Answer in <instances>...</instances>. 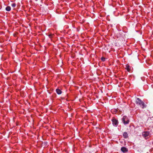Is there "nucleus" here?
I'll return each instance as SVG.
<instances>
[{
  "instance_id": "obj_1",
  "label": "nucleus",
  "mask_w": 153,
  "mask_h": 153,
  "mask_svg": "<svg viewBox=\"0 0 153 153\" xmlns=\"http://www.w3.org/2000/svg\"><path fill=\"white\" fill-rule=\"evenodd\" d=\"M136 103L138 105H140L141 106H142L143 108L146 107L145 105L144 102H143L140 98H137L136 101Z\"/></svg>"
},
{
  "instance_id": "obj_2",
  "label": "nucleus",
  "mask_w": 153,
  "mask_h": 153,
  "mask_svg": "<svg viewBox=\"0 0 153 153\" xmlns=\"http://www.w3.org/2000/svg\"><path fill=\"white\" fill-rule=\"evenodd\" d=\"M122 121L125 124L128 123L129 120L128 117L126 116H124L122 119Z\"/></svg>"
},
{
  "instance_id": "obj_3",
  "label": "nucleus",
  "mask_w": 153,
  "mask_h": 153,
  "mask_svg": "<svg viewBox=\"0 0 153 153\" xmlns=\"http://www.w3.org/2000/svg\"><path fill=\"white\" fill-rule=\"evenodd\" d=\"M142 135L144 137H146L150 136V132L149 131H144Z\"/></svg>"
},
{
  "instance_id": "obj_4",
  "label": "nucleus",
  "mask_w": 153,
  "mask_h": 153,
  "mask_svg": "<svg viewBox=\"0 0 153 153\" xmlns=\"http://www.w3.org/2000/svg\"><path fill=\"white\" fill-rule=\"evenodd\" d=\"M112 123L114 126H117L118 124V120L115 118H113L112 120Z\"/></svg>"
},
{
  "instance_id": "obj_5",
  "label": "nucleus",
  "mask_w": 153,
  "mask_h": 153,
  "mask_svg": "<svg viewBox=\"0 0 153 153\" xmlns=\"http://www.w3.org/2000/svg\"><path fill=\"white\" fill-rule=\"evenodd\" d=\"M121 150L122 152H127L128 151V149L124 147H122L121 149Z\"/></svg>"
},
{
  "instance_id": "obj_6",
  "label": "nucleus",
  "mask_w": 153,
  "mask_h": 153,
  "mask_svg": "<svg viewBox=\"0 0 153 153\" xmlns=\"http://www.w3.org/2000/svg\"><path fill=\"white\" fill-rule=\"evenodd\" d=\"M123 136L124 138H126L128 137V134L126 132H124L123 134Z\"/></svg>"
},
{
  "instance_id": "obj_7",
  "label": "nucleus",
  "mask_w": 153,
  "mask_h": 153,
  "mask_svg": "<svg viewBox=\"0 0 153 153\" xmlns=\"http://www.w3.org/2000/svg\"><path fill=\"white\" fill-rule=\"evenodd\" d=\"M56 91L57 93L58 94H60L62 93L61 91L59 89H57Z\"/></svg>"
},
{
  "instance_id": "obj_8",
  "label": "nucleus",
  "mask_w": 153,
  "mask_h": 153,
  "mask_svg": "<svg viewBox=\"0 0 153 153\" xmlns=\"http://www.w3.org/2000/svg\"><path fill=\"white\" fill-rule=\"evenodd\" d=\"M6 11H10L11 10V8L10 6H7L5 8Z\"/></svg>"
},
{
  "instance_id": "obj_9",
  "label": "nucleus",
  "mask_w": 153,
  "mask_h": 153,
  "mask_svg": "<svg viewBox=\"0 0 153 153\" xmlns=\"http://www.w3.org/2000/svg\"><path fill=\"white\" fill-rule=\"evenodd\" d=\"M126 69L128 70V71H129L130 70L129 66V65H127L126 66Z\"/></svg>"
},
{
  "instance_id": "obj_10",
  "label": "nucleus",
  "mask_w": 153,
  "mask_h": 153,
  "mask_svg": "<svg viewBox=\"0 0 153 153\" xmlns=\"http://www.w3.org/2000/svg\"><path fill=\"white\" fill-rule=\"evenodd\" d=\"M16 6V4L15 3H13L11 4V6L13 8L15 7Z\"/></svg>"
},
{
  "instance_id": "obj_11",
  "label": "nucleus",
  "mask_w": 153,
  "mask_h": 153,
  "mask_svg": "<svg viewBox=\"0 0 153 153\" xmlns=\"http://www.w3.org/2000/svg\"><path fill=\"white\" fill-rule=\"evenodd\" d=\"M53 34H50L49 35H48V36L50 38H51L53 36Z\"/></svg>"
},
{
  "instance_id": "obj_12",
  "label": "nucleus",
  "mask_w": 153,
  "mask_h": 153,
  "mask_svg": "<svg viewBox=\"0 0 153 153\" xmlns=\"http://www.w3.org/2000/svg\"><path fill=\"white\" fill-rule=\"evenodd\" d=\"M101 59L102 61L104 62L105 60V58L103 57H102L101 58Z\"/></svg>"
}]
</instances>
